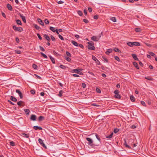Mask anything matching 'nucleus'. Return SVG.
Listing matches in <instances>:
<instances>
[{
  "label": "nucleus",
  "mask_w": 157,
  "mask_h": 157,
  "mask_svg": "<svg viewBox=\"0 0 157 157\" xmlns=\"http://www.w3.org/2000/svg\"><path fill=\"white\" fill-rule=\"evenodd\" d=\"M149 54L151 56H154L155 55V54L152 52H149Z\"/></svg>",
  "instance_id": "3c124183"
},
{
  "label": "nucleus",
  "mask_w": 157,
  "mask_h": 157,
  "mask_svg": "<svg viewBox=\"0 0 157 157\" xmlns=\"http://www.w3.org/2000/svg\"><path fill=\"white\" fill-rule=\"evenodd\" d=\"M19 16L20 17L22 18L23 21L25 23H26V20L25 19V16H23L22 14H20Z\"/></svg>",
  "instance_id": "9d476101"
},
{
  "label": "nucleus",
  "mask_w": 157,
  "mask_h": 157,
  "mask_svg": "<svg viewBox=\"0 0 157 157\" xmlns=\"http://www.w3.org/2000/svg\"><path fill=\"white\" fill-rule=\"evenodd\" d=\"M22 134L23 136L25 137L28 138H29V134H27L25 133H22Z\"/></svg>",
  "instance_id": "a878e982"
},
{
  "label": "nucleus",
  "mask_w": 157,
  "mask_h": 157,
  "mask_svg": "<svg viewBox=\"0 0 157 157\" xmlns=\"http://www.w3.org/2000/svg\"><path fill=\"white\" fill-rule=\"evenodd\" d=\"M38 141L40 144L44 148H46V147L45 146L43 142V140L40 138H39L38 139Z\"/></svg>",
  "instance_id": "20e7f679"
},
{
  "label": "nucleus",
  "mask_w": 157,
  "mask_h": 157,
  "mask_svg": "<svg viewBox=\"0 0 157 157\" xmlns=\"http://www.w3.org/2000/svg\"><path fill=\"white\" fill-rule=\"evenodd\" d=\"M127 45L130 47H133V42H129L127 43Z\"/></svg>",
  "instance_id": "c85d7f7f"
},
{
  "label": "nucleus",
  "mask_w": 157,
  "mask_h": 157,
  "mask_svg": "<svg viewBox=\"0 0 157 157\" xmlns=\"http://www.w3.org/2000/svg\"><path fill=\"white\" fill-rule=\"evenodd\" d=\"M71 43L73 44L74 45L76 46H78V43L76 42V41L74 40H72L71 41Z\"/></svg>",
  "instance_id": "aec40b11"
},
{
  "label": "nucleus",
  "mask_w": 157,
  "mask_h": 157,
  "mask_svg": "<svg viewBox=\"0 0 157 157\" xmlns=\"http://www.w3.org/2000/svg\"><path fill=\"white\" fill-rule=\"evenodd\" d=\"M111 20L114 22H115L116 21L115 17H113L111 18Z\"/></svg>",
  "instance_id": "8fccbe9b"
},
{
  "label": "nucleus",
  "mask_w": 157,
  "mask_h": 157,
  "mask_svg": "<svg viewBox=\"0 0 157 157\" xmlns=\"http://www.w3.org/2000/svg\"><path fill=\"white\" fill-rule=\"evenodd\" d=\"M133 65L137 69H139V67H138V64L137 63L135 62H133Z\"/></svg>",
  "instance_id": "6ab92c4d"
},
{
  "label": "nucleus",
  "mask_w": 157,
  "mask_h": 157,
  "mask_svg": "<svg viewBox=\"0 0 157 157\" xmlns=\"http://www.w3.org/2000/svg\"><path fill=\"white\" fill-rule=\"evenodd\" d=\"M113 133H112L109 136H106V138H108L109 139L111 138L113 136Z\"/></svg>",
  "instance_id": "4c0bfd02"
},
{
  "label": "nucleus",
  "mask_w": 157,
  "mask_h": 157,
  "mask_svg": "<svg viewBox=\"0 0 157 157\" xmlns=\"http://www.w3.org/2000/svg\"><path fill=\"white\" fill-rule=\"evenodd\" d=\"M51 38L52 40L53 41H56V39L53 36L51 35Z\"/></svg>",
  "instance_id": "49530a36"
},
{
  "label": "nucleus",
  "mask_w": 157,
  "mask_h": 157,
  "mask_svg": "<svg viewBox=\"0 0 157 157\" xmlns=\"http://www.w3.org/2000/svg\"><path fill=\"white\" fill-rule=\"evenodd\" d=\"M44 22L45 24L46 25L48 24L49 23V21L48 19H45L44 20Z\"/></svg>",
  "instance_id": "a18cd8bd"
},
{
  "label": "nucleus",
  "mask_w": 157,
  "mask_h": 157,
  "mask_svg": "<svg viewBox=\"0 0 157 157\" xmlns=\"http://www.w3.org/2000/svg\"><path fill=\"white\" fill-rule=\"evenodd\" d=\"M92 134V135H93V134L95 135L96 138L99 141V142L97 144H99V145L100 144H101V139L100 138L99 136H98L97 133H93Z\"/></svg>",
  "instance_id": "0eeeda50"
},
{
  "label": "nucleus",
  "mask_w": 157,
  "mask_h": 157,
  "mask_svg": "<svg viewBox=\"0 0 157 157\" xmlns=\"http://www.w3.org/2000/svg\"><path fill=\"white\" fill-rule=\"evenodd\" d=\"M33 128L35 130L39 129L40 130H42L43 129L41 127H39L37 126H34L33 127Z\"/></svg>",
  "instance_id": "2eb2a0df"
},
{
  "label": "nucleus",
  "mask_w": 157,
  "mask_h": 157,
  "mask_svg": "<svg viewBox=\"0 0 157 157\" xmlns=\"http://www.w3.org/2000/svg\"><path fill=\"white\" fill-rule=\"evenodd\" d=\"M91 39L94 41H97L99 40V38L98 37H97L95 36H93L91 37Z\"/></svg>",
  "instance_id": "6e6552de"
},
{
  "label": "nucleus",
  "mask_w": 157,
  "mask_h": 157,
  "mask_svg": "<svg viewBox=\"0 0 157 157\" xmlns=\"http://www.w3.org/2000/svg\"><path fill=\"white\" fill-rule=\"evenodd\" d=\"M65 59L68 62H71V59L70 58H69L68 57L66 56Z\"/></svg>",
  "instance_id": "f704fd0d"
},
{
  "label": "nucleus",
  "mask_w": 157,
  "mask_h": 157,
  "mask_svg": "<svg viewBox=\"0 0 157 157\" xmlns=\"http://www.w3.org/2000/svg\"><path fill=\"white\" fill-rule=\"evenodd\" d=\"M44 37L48 42H50L51 39L49 36L46 34L44 35Z\"/></svg>",
  "instance_id": "ddd939ff"
},
{
  "label": "nucleus",
  "mask_w": 157,
  "mask_h": 157,
  "mask_svg": "<svg viewBox=\"0 0 157 157\" xmlns=\"http://www.w3.org/2000/svg\"><path fill=\"white\" fill-rule=\"evenodd\" d=\"M33 25L34 27L37 30H39L40 29V27L36 24H34Z\"/></svg>",
  "instance_id": "473e14b6"
},
{
  "label": "nucleus",
  "mask_w": 157,
  "mask_h": 157,
  "mask_svg": "<svg viewBox=\"0 0 157 157\" xmlns=\"http://www.w3.org/2000/svg\"><path fill=\"white\" fill-rule=\"evenodd\" d=\"M89 45L88 46V48L89 49L91 50H95V48L94 46V43L92 41H90L88 42Z\"/></svg>",
  "instance_id": "f03ea898"
},
{
  "label": "nucleus",
  "mask_w": 157,
  "mask_h": 157,
  "mask_svg": "<svg viewBox=\"0 0 157 157\" xmlns=\"http://www.w3.org/2000/svg\"><path fill=\"white\" fill-rule=\"evenodd\" d=\"M22 103H24V102L22 101H20L18 102L17 104V105L19 106H21V105H22V106H24V105H22L21 104Z\"/></svg>",
  "instance_id": "4be33fe9"
},
{
  "label": "nucleus",
  "mask_w": 157,
  "mask_h": 157,
  "mask_svg": "<svg viewBox=\"0 0 157 157\" xmlns=\"http://www.w3.org/2000/svg\"><path fill=\"white\" fill-rule=\"evenodd\" d=\"M7 7L8 8V9L10 10V11H12L13 10V8L11 6L10 4H8L7 5Z\"/></svg>",
  "instance_id": "f3484780"
},
{
  "label": "nucleus",
  "mask_w": 157,
  "mask_h": 157,
  "mask_svg": "<svg viewBox=\"0 0 157 157\" xmlns=\"http://www.w3.org/2000/svg\"><path fill=\"white\" fill-rule=\"evenodd\" d=\"M49 29L53 32H55V28L54 27H50Z\"/></svg>",
  "instance_id": "a19ab883"
},
{
  "label": "nucleus",
  "mask_w": 157,
  "mask_h": 157,
  "mask_svg": "<svg viewBox=\"0 0 157 157\" xmlns=\"http://www.w3.org/2000/svg\"><path fill=\"white\" fill-rule=\"evenodd\" d=\"M58 36H59V38L61 40H64V38H63V37L60 34H59V35H58Z\"/></svg>",
  "instance_id": "603ef678"
},
{
  "label": "nucleus",
  "mask_w": 157,
  "mask_h": 157,
  "mask_svg": "<svg viewBox=\"0 0 157 157\" xmlns=\"http://www.w3.org/2000/svg\"><path fill=\"white\" fill-rule=\"evenodd\" d=\"M10 145L12 146H15L14 143L13 141H11V142H10Z\"/></svg>",
  "instance_id": "37998d69"
},
{
  "label": "nucleus",
  "mask_w": 157,
  "mask_h": 157,
  "mask_svg": "<svg viewBox=\"0 0 157 157\" xmlns=\"http://www.w3.org/2000/svg\"><path fill=\"white\" fill-rule=\"evenodd\" d=\"M82 87L84 88L86 87V84L85 83H82Z\"/></svg>",
  "instance_id": "338daca9"
},
{
  "label": "nucleus",
  "mask_w": 157,
  "mask_h": 157,
  "mask_svg": "<svg viewBox=\"0 0 157 157\" xmlns=\"http://www.w3.org/2000/svg\"><path fill=\"white\" fill-rule=\"evenodd\" d=\"M63 91L62 90H60L59 92V94H58V96L60 97H61L62 96V94H63Z\"/></svg>",
  "instance_id": "ea45409f"
},
{
  "label": "nucleus",
  "mask_w": 157,
  "mask_h": 157,
  "mask_svg": "<svg viewBox=\"0 0 157 157\" xmlns=\"http://www.w3.org/2000/svg\"><path fill=\"white\" fill-rule=\"evenodd\" d=\"M34 75H35V76H36V77L37 78H38L39 79H41V77L40 76H38V75H36V74H34Z\"/></svg>",
  "instance_id": "69168bd1"
},
{
  "label": "nucleus",
  "mask_w": 157,
  "mask_h": 157,
  "mask_svg": "<svg viewBox=\"0 0 157 157\" xmlns=\"http://www.w3.org/2000/svg\"><path fill=\"white\" fill-rule=\"evenodd\" d=\"M53 52L54 54L55 55L57 56L59 55L58 54L57 52H56L55 51H53Z\"/></svg>",
  "instance_id": "774afa93"
},
{
  "label": "nucleus",
  "mask_w": 157,
  "mask_h": 157,
  "mask_svg": "<svg viewBox=\"0 0 157 157\" xmlns=\"http://www.w3.org/2000/svg\"><path fill=\"white\" fill-rule=\"evenodd\" d=\"M130 99L131 100L132 102H134L135 101V98L133 95H131L130 97Z\"/></svg>",
  "instance_id": "bb28decb"
},
{
  "label": "nucleus",
  "mask_w": 157,
  "mask_h": 157,
  "mask_svg": "<svg viewBox=\"0 0 157 157\" xmlns=\"http://www.w3.org/2000/svg\"><path fill=\"white\" fill-rule=\"evenodd\" d=\"M15 52L17 54H20L21 53V51L19 50H15Z\"/></svg>",
  "instance_id": "bf43d9fd"
},
{
  "label": "nucleus",
  "mask_w": 157,
  "mask_h": 157,
  "mask_svg": "<svg viewBox=\"0 0 157 157\" xmlns=\"http://www.w3.org/2000/svg\"><path fill=\"white\" fill-rule=\"evenodd\" d=\"M13 28L15 31L21 32L23 31V29L22 27H17L15 25H13Z\"/></svg>",
  "instance_id": "7ed1b4c3"
},
{
  "label": "nucleus",
  "mask_w": 157,
  "mask_h": 157,
  "mask_svg": "<svg viewBox=\"0 0 157 157\" xmlns=\"http://www.w3.org/2000/svg\"><path fill=\"white\" fill-rule=\"evenodd\" d=\"M83 21L85 23H87L89 22V21L88 20L84 19L83 20Z\"/></svg>",
  "instance_id": "13d9d810"
},
{
  "label": "nucleus",
  "mask_w": 157,
  "mask_h": 157,
  "mask_svg": "<svg viewBox=\"0 0 157 157\" xmlns=\"http://www.w3.org/2000/svg\"><path fill=\"white\" fill-rule=\"evenodd\" d=\"M119 131V129L117 128H115L114 129L113 132L114 133H116L117 132Z\"/></svg>",
  "instance_id": "680f3d73"
},
{
  "label": "nucleus",
  "mask_w": 157,
  "mask_h": 157,
  "mask_svg": "<svg viewBox=\"0 0 157 157\" xmlns=\"http://www.w3.org/2000/svg\"><path fill=\"white\" fill-rule=\"evenodd\" d=\"M133 46L135 45L138 46L140 45V43L138 42H133Z\"/></svg>",
  "instance_id": "a211bd4d"
},
{
  "label": "nucleus",
  "mask_w": 157,
  "mask_h": 157,
  "mask_svg": "<svg viewBox=\"0 0 157 157\" xmlns=\"http://www.w3.org/2000/svg\"><path fill=\"white\" fill-rule=\"evenodd\" d=\"M86 140L87 141V144L91 147H94L95 146H99V144H94L93 140L90 138L87 137L86 138Z\"/></svg>",
  "instance_id": "f257e3e1"
},
{
  "label": "nucleus",
  "mask_w": 157,
  "mask_h": 157,
  "mask_svg": "<svg viewBox=\"0 0 157 157\" xmlns=\"http://www.w3.org/2000/svg\"><path fill=\"white\" fill-rule=\"evenodd\" d=\"M36 116L33 114H32L31 115L30 119L32 121H35L36 120Z\"/></svg>",
  "instance_id": "1a4fd4ad"
},
{
  "label": "nucleus",
  "mask_w": 157,
  "mask_h": 157,
  "mask_svg": "<svg viewBox=\"0 0 157 157\" xmlns=\"http://www.w3.org/2000/svg\"><path fill=\"white\" fill-rule=\"evenodd\" d=\"M114 97L117 99H119L121 98V95L118 94H115L114 95Z\"/></svg>",
  "instance_id": "b1692460"
},
{
  "label": "nucleus",
  "mask_w": 157,
  "mask_h": 157,
  "mask_svg": "<svg viewBox=\"0 0 157 157\" xmlns=\"http://www.w3.org/2000/svg\"><path fill=\"white\" fill-rule=\"evenodd\" d=\"M132 56L133 58L136 60H139L138 58H137L136 55L135 54H132Z\"/></svg>",
  "instance_id": "4468645a"
},
{
  "label": "nucleus",
  "mask_w": 157,
  "mask_h": 157,
  "mask_svg": "<svg viewBox=\"0 0 157 157\" xmlns=\"http://www.w3.org/2000/svg\"><path fill=\"white\" fill-rule=\"evenodd\" d=\"M114 58H115V59H116L117 61H118V62H120V58L117 56H115L114 57Z\"/></svg>",
  "instance_id": "e433bc0d"
},
{
  "label": "nucleus",
  "mask_w": 157,
  "mask_h": 157,
  "mask_svg": "<svg viewBox=\"0 0 157 157\" xmlns=\"http://www.w3.org/2000/svg\"><path fill=\"white\" fill-rule=\"evenodd\" d=\"M33 67L35 70H36L37 69V66L35 64H33Z\"/></svg>",
  "instance_id": "79ce46f5"
},
{
  "label": "nucleus",
  "mask_w": 157,
  "mask_h": 157,
  "mask_svg": "<svg viewBox=\"0 0 157 157\" xmlns=\"http://www.w3.org/2000/svg\"><path fill=\"white\" fill-rule=\"evenodd\" d=\"M66 54L67 56L70 57H71V54L70 53L68 52L67 51L66 52Z\"/></svg>",
  "instance_id": "de8ad7c7"
},
{
  "label": "nucleus",
  "mask_w": 157,
  "mask_h": 157,
  "mask_svg": "<svg viewBox=\"0 0 157 157\" xmlns=\"http://www.w3.org/2000/svg\"><path fill=\"white\" fill-rule=\"evenodd\" d=\"M96 90L97 92L98 93H101V90H100L99 89L97 88H96Z\"/></svg>",
  "instance_id": "09e8293b"
},
{
  "label": "nucleus",
  "mask_w": 157,
  "mask_h": 157,
  "mask_svg": "<svg viewBox=\"0 0 157 157\" xmlns=\"http://www.w3.org/2000/svg\"><path fill=\"white\" fill-rule=\"evenodd\" d=\"M124 146L128 148L129 149H130L131 148V147L127 144L126 140L125 139L124 140Z\"/></svg>",
  "instance_id": "dca6fc26"
},
{
  "label": "nucleus",
  "mask_w": 157,
  "mask_h": 157,
  "mask_svg": "<svg viewBox=\"0 0 157 157\" xmlns=\"http://www.w3.org/2000/svg\"><path fill=\"white\" fill-rule=\"evenodd\" d=\"M141 103L143 106H146V104H145V102L144 101H141Z\"/></svg>",
  "instance_id": "864d4df0"
},
{
  "label": "nucleus",
  "mask_w": 157,
  "mask_h": 157,
  "mask_svg": "<svg viewBox=\"0 0 157 157\" xmlns=\"http://www.w3.org/2000/svg\"><path fill=\"white\" fill-rule=\"evenodd\" d=\"M30 92L32 94H34L35 93V90H31L30 91Z\"/></svg>",
  "instance_id": "e2e57ef3"
},
{
  "label": "nucleus",
  "mask_w": 157,
  "mask_h": 157,
  "mask_svg": "<svg viewBox=\"0 0 157 157\" xmlns=\"http://www.w3.org/2000/svg\"><path fill=\"white\" fill-rule=\"evenodd\" d=\"M7 101L10 104H11V105H15V104L14 103H13V102H12L10 100H8Z\"/></svg>",
  "instance_id": "052dcab7"
},
{
  "label": "nucleus",
  "mask_w": 157,
  "mask_h": 157,
  "mask_svg": "<svg viewBox=\"0 0 157 157\" xmlns=\"http://www.w3.org/2000/svg\"><path fill=\"white\" fill-rule=\"evenodd\" d=\"M39 48H40V50H41L43 52H44L45 51V49H44V48L43 47H41V46H40Z\"/></svg>",
  "instance_id": "5fc2aeb1"
},
{
  "label": "nucleus",
  "mask_w": 157,
  "mask_h": 157,
  "mask_svg": "<svg viewBox=\"0 0 157 157\" xmlns=\"http://www.w3.org/2000/svg\"><path fill=\"white\" fill-rule=\"evenodd\" d=\"M38 38L40 40H41L42 39V38L40 36V34L38 33L37 34Z\"/></svg>",
  "instance_id": "6e6d98bb"
},
{
  "label": "nucleus",
  "mask_w": 157,
  "mask_h": 157,
  "mask_svg": "<svg viewBox=\"0 0 157 157\" xmlns=\"http://www.w3.org/2000/svg\"><path fill=\"white\" fill-rule=\"evenodd\" d=\"M16 92L19 95L20 98L22 99L23 98V96L21 91L18 89H16Z\"/></svg>",
  "instance_id": "39448f33"
},
{
  "label": "nucleus",
  "mask_w": 157,
  "mask_h": 157,
  "mask_svg": "<svg viewBox=\"0 0 157 157\" xmlns=\"http://www.w3.org/2000/svg\"><path fill=\"white\" fill-rule=\"evenodd\" d=\"M78 46L82 49L84 48V47L83 45L82 44H79Z\"/></svg>",
  "instance_id": "0e129e2a"
},
{
  "label": "nucleus",
  "mask_w": 157,
  "mask_h": 157,
  "mask_svg": "<svg viewBox=\"0 0 157 157\" xmlns=\"http://www.w3.org/2000/svg\"><path fill=\"white\" fill-rule=\"evenodd\" d=\"M10 100L14 102H16L17 101V99L14 96H10Z\"/></svg>",
  "instance_id": "f8f14e48"
},
{
  "label": "nucleus",
  "mask_w": 157,
  "mask_h": 157,
  "mask_svg": "<svg viewBox=\"0 0 157 157\" xmlns=\"http://www.w3.org/2000/svg\"><path fill=\"white\" fill-rule=\"evenodd\" d=\"M92 59L94 60L96 62V63L98 65H99L100 64V62L94 56H92Z\"/></svg>",
  "instance_id": "423d86ee"
},
{
  "label": "nucleus",
  "mask_w": 157,
  "mask_h": 157,
  "mask_svg": "<svg viewBox=\"0 0 157 157\" xmlns=\"http://www.w3.org/2000/svg\"><path fill=\"white\" fill-rule=\"evenodd\" d=\"M78 13L80 16H82L83 14L82 12L80 10H78Z\"/></svg>",
  "instance_id": "c03bdc74"
},
{
  "label": "nucleus",
  "mask_w": 157,
  "mask_h": 157,
  "mask_svg": "<svg viewBox=\"0 0 157 157\" xmlns=\"http://www.w3.org/2000/svg\"><path fill=\"white\" fill-rule=\"evenodd\" d=\"M37 21L38 23L41 25L44 26V22L42 21L41 19L40 18H38Z\"/></svg>",
  "instance_id": "9b49d317"
},
{
  "label": "nucleus",
  "mask_w": 157,
  "mask_h": 157,
  "mask_svg": "<svg viewBox=\"0 0 157 157\" xmlns=\"http://www.w3.org/2000/svg\"><path fill=\"white\" fill-rule=\"evenodd\" d=\"M98 15H94V19L97 20V19L98 18Z\"/></svg>",
  "instance_id": "4d7b16f0"
},
{
  "label": "nucleus",
  "mask_w": 157,
  "mask_h": 157,
  "mask_svg": "<svg viewBox=\"0 0 157 157\" xmlns=\"http://www.w3.org/2000/svg\"><path fill=\"white\" fill-rule=\"evenodd\" d=\"M72 72H74V73H76L77 74H78V69H73L72 70Z\"/></svg>",
  "instance_id": "7c9ffc66"
},
{
  "label": "nucleus",
  "mask_w": 157,
  "mask_h": 157,
  "mask_svg": "<svg viewBox=\"0 0 157 157\" xmlns=\"http://www.w3.org/2000/svg\"><path fill=\"white\" fill-rule=\"evenodd\" d=\"M24 111L25 112V113H26V114L27 115H29V112H30V110L29 109H25L24 110Z\"/></svg>",
  "instance_id": "393cba45"
},
{
  "label": "nucleus",
  "mask_w": 157,
  "mask_h": 157,
  "mask_svg": "<svg viewBox=\"0 0 157 157\" xmlns=\"http://www.w3.org/2000/svg\"><path fill=\"white\" fill-rule=\"evenodd\" d=\"M40 54H41L42 56L44 58H46V59L48 58L47 56L45 54H44V53H43L42 52H40Z\"/></svg>",
  "instance_id": "c9c22d12"
},
{
  "label": "nucleus",
  "mask_w": 157,
  "mask_h": 157,
  "mask_svg": "<svg viewBox=\"0 0 157 157\" xmlns=\"http://www.w3.org/2000/svg\"><path fill=\"white\" fill-rule=\"evenodd\" d=\"M114 50L115 52H120V51L117 48H115L114 49Z\"/></svg>",
  "instance_id": "58836bf2"
},
{
  "label": "nucleus",
  "mask_w": 157,
  "mask_h": 157,
  "mask_svg": "<svg viewBox=\"0 0 157 157\" xmlns=\"http://www.w3.org/2000/svg\"><path fill=\"white\" fill-rule=\"evenodd\" d=\"M145 78L150 81H152L153 80V78L150 76L145 77Z\"/></svg>",
  "instance_id": "2f4dec72"
},
{
  "label": "nucleus",
  "mask_w": 157,
  "mask_h": 157,
  "mask_svg": "<svg viewBox=\"0 0 157 157\" xmlns=\"http://www.w3.org/2000/svg\"><path fill=\"white\" fill-rule=\"evenodd\" d=\"M16 22L17 23L18 25H22L21 22L20 20H18V19L16 21Z\"/></svg>",
  "instance_id": "cd10ccee"
},
{
  "label": "nucleus",
  "mask_w": 157,
  "mask_h": 157,
  "mask_svg": "<svg viewBox=\"0 0 157 157\" xmlns=\"http://www.w3.org/2000/svg\"><path fill=\"white\" fill-rule=\"evenodd\" d=\"M44 117L43 116H40L38 118V121H40L44 120Z\"/></svg>",
  "instance_id": "5701e85b"
},
{
  "label": "nucleus",
  "mask_w": 157,
  "mask_h": 157,
  "mask_svg": "<svg viewBox=\"0 0 157 157\" xmlns=\"http://www.w3.org/2000/svg\"><path fill=\"white\" fill-rule=\"evenodd\" d=\"M135 31L136 32H139L141 31V29L140 28H136L135 29Z\"/></svg>",
  "instance_id": "72a5a7b5"
},
{
  "label": "nucleus",
  "mask_w": 157,
  "mask_h": 157,
  "mask_svg": "<svg viewBox=\"0 0 157 157\" xmlns=\"http://www.w3.org/2000/svg\"><path fill=\"white\" fill-rule=\"evenodd\" d=\"M59 67L62 69H63L64 70H65L67 68V67L64 66L63 65H60L59 66Z\"/></svg>",
  "instance_id": "c756f323"
},
{
  "label": "nucleus",
  "mask_w": 157,
  "mask_h": 157,
  "mask_svg": "<svg viewBox=\"0 0 157 157\" xmlns=\"http://www.w3.org/2000/svg\"><path fill=\"white\" fill-rule=\"evenodd\" d=\"M49 57L50 58V59H51L52 63H53L55 64V61L54 59L51 56H49Z\"/></svg>",
  "instance_id": "412c9836"
}]
</instances>
